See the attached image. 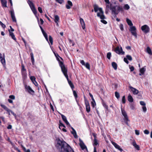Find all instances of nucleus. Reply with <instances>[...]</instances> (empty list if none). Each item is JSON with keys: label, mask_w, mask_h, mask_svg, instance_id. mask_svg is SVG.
Listing matches in <instances>:
<instances>
[{"label": "nucleus", "mask_w": 152, "mask_h": 152, "mask_svg": "<svg viewBox=\"0 0 152 152\" xmlns=\"http://www.w3.org/2000/svg\"><path fill=\"white\" fill-rule=\"evenodd\" d=\"M2 6L3 7H7V1L6 0H0Z\"/></svg>", "instance_id": "5701e85b"}, {"label": "nucleus", "mask_w": 152, "mask_h": 152, "mask_svg": "<svg viewBox=\"0 0 152 152\" xmlns=\"http://www.w3.org/2000/svg\"><path fill=\"white\" fill-rule=\"evenodd\" d=\"M9 98L12 99H14L15 98V96L13 95H11L9 96Z\"/></svg>", "instance_id": "052dcab7"}, {"label": "nucleus", "mask_w": 152, "mask_h": 152, "mask_svg": "<svg viewBox=\"0 0 152 152\" xmlns=\"http://www.w3.org/2000/svg\"><path fill=\"white\" fill-rule=\"evenodd\" d=\"M42 34H43V35L44 36V37H45L46 40L48 42V35H47V33L45 31H44V32H42Z\"/></svg>", "instance_id": "c9c22d12"}, {"label": "nucleus", "mask_w": 152, "mask_h": 152, "mask_svg": "<svg viewBox=\"0 0 152 152\" xmlns=\"http://www.w3.org/2000/svg\"><path fill=\"white\" fill-rule=\"evenodd\" d=\"M22 69H21V72L22 73L24 72H26V69L25 68L23 64H22Z\"/></svg>", "instance_id": "49530a36"}, {"label": "nucleus", "mask_w": 152, "mask_h": 152, "mask_svg": "<svg viewBox=\"0 0 152 152\" xmlns=\"http://www.w3.org/2000/svg\"><path fill=\"white\" fill-rule=\"evenodd\" d=\"M71 129H72V131L71 132V133L73 134L75 138H77V134L76 132L75 129L72 127H71Z\"/></svg>", "instance_id": "412c9836"}, {"label": "nucleus", "mask_w": 152, "mask_h": 152, "mask_svg": "<svg viewBox=\"0 0 152 152\" xmlns=\"http://www.w3.org/2000/svg\"><path fill=\"white\" fill-rule=\"evenodd\" d=\"M123 8L125 10H128L130 8V7L128 4H125L123 7Z\"/></svg>", "instance_id": "e433bc0d"}, {"label": "nucleus", "mask_w": 152, "mask_h": 152, "mask_svg": "<svg viewBox=\"0 0 152 152\" xmlns=\"http://www.w3.org/2000/svg\"><path fill=\"white\" fill-rule=\"evenodd\" d=\"M56 1L61 4H62L64 2V0H55Z\"/></svg>", "instance_id": "09e8293b"}, {"label": "nucleus", "mask_w": 152, "mask_h": 152, "mask_svg": "<svg viewBox=\"0 0 152 152\" xmlns=\"http://www.w3.org/2000/svg\"><path fill=\"white\" fill-rule=\"evenodd\" d=\"M80 63L83 65H85V64L84 61L83 60H80Z\"/></svg>", "instance_id": "774afa93"}, {"label": "nucleus", "mask_w": 152, "mask_h": 152, "mask_svg": "<svg viewBox=\"0 0 152 152\" xmlns=\"http://www.w3.org/2000/svg\"><path fill=\"white\" fill-rule=\"evenodd\" d=\"M129 88L134 94L136 95L138 94L139 91L135 88H133L132 86H129Z\"/></svg>", "instance_id": "2eb2a0df"}, {"label": "nucleus", "mask_w": 152, "mask_h": 152, "mask_svg": "<svg viewBox=\"0 0 152 152\" xmlns=\"http://www.w3.org/2000/svg\"><path fill=\"white\" fill-rule=\"evenodd\" d=\"M55 146L57 149L59 151L63 146H65L66 143L63 140H61L59 138L56 139Z\"/></svg>", "instance_id": "f03ea898"}, {"label": "nucleus", "mask_w": 152, "mask_h": 152, "mask_svg": "<svg viewBox=\"0 0 152 152\" xmlns=\"http://www.w3.org/2000/svg\"><path fill=\"white\" fill-rule=\"evenodd\" d=\"M127 59H128L126 58H124V60L126 63L128 64L129 63V62L128 61Z\"/></svg>", "instance_id": "4d7b16f0"}, {"label": "nucleus", "mask_w": 152, "mask_h": 152, "mask_svg": "<svg viewBox=\"0 0 152 152\" xmlns=\"http://www.w3.org/2000/svg\"><path fill=\"white\" fill-rule=\"evenodd\" d=\"M126 21L129 26H132L133 25V24L131 21L128 18H127L126 19Z\"/></svg>", "instance_id": "2f4dec72"}, {"label": "nucleus", "mask_w": 152, "mask_h": 152, "mask_svg": "<svg viewBox=\"0 0 152 152\" xmlns=\"http://www.w3.org/2000/svg\"><path fill=\"white\" fill-rule=\"evenodd\" d=\"M8 112L11 113L15 117V118H16V115L12 111V110H10V111H9V112Z\"/></svg>", "instance_id": "8fccbe9b"}, {"label": "nucleus", "mask_w": 152, "mask_h": 152, "mask_svg": "<svg viewBox=\"0 0 152 152\" xmlns=\"http://www.w3.org/2000/svg\"><path fill=\"white\" fill-rule=\"evenodd\" d=\"M25 88L26 91L30 94H32L31 93H34V91L31 89L29 86L26 85L25 86Z\"/></svg>", "instance_id": "dca6fc26"}, {"label": "nucleus", "mask_w": 152, "mask_h": 152, "mask_svg": "<svg viewBox=\"0 0 152 152\" xmlns=\"http://www.w3.org/2000/svg\"><path fill=\"white\" fill-rule=\"evenodd\" d=\"M79 141H80L79 145L82 149L83 150H86L87 151V147L82 140L80 139H79Z\"/></svg>", "instance_id": "9d476101"}, {"label": "nucleus", "mask_w": 152, "mask_h": 152, "mask_svg": "<svg viewBox=\"0 0 152 152\" xmlns=\"http://www.w3.org/2000/svg\"><path fill=\"white\" fill-rule=\"evenodd\" d=\"M1 106L5 110L7 111L8 112L9 111H10V109L8 108L6 106L3 104H1Z\"/></svg>", "instance_id": "f704fd0d"}, {"label": "nucleus", "mask_w": 152, "mask_h": 152, "mask_svg": "<svg viewBox=\"0 0 152 152\" xmlns=\"http://www.w3.org/2000/svg\"><path fill=\"white\" fill-rule=\"evenodd\" d=\"M89 95L91 97V99L93 101H94V103H95V101L94 100V99L93 98V96L92 94H91V93H89Z\"/></svg>", "instance_id": "e2e57ef3"}, {"label": "nucleus", "mask_w": 152, "mask_h": 152, "mask_svg": "<svg viewBox=\"0 0 152 152\" xmlns=\"http://www.w3.org/2000/svg\"><path fill=\"white\" fill-rule=\"evenodd\" d=\"M103 105L104 107L106 109L108 110V106L105 103H103Z\"/></svg>", "instance_id": "6e6d98bb"}, {"label": "nucleus", "mask_w": 152, "mask_h": 152, "mask_svg": "<svg viewBox=\"0 0 152 152\" xmlns=\"http://www.w3.org/2000/svg\"><path fill=\"white\" fill-rule=\"evenodd\" d=\"M27 3L29 4L31 9V10L33 13L37 18L38 22H39V18L38 17L37 15V10L35 8L34 5L33 3L29 0H28L27 1Z\"/></svg>", "instance_id": "423d86ee"}, {"label": "nucleus", "mask_w": 152, "mask_h": 152, "mask_svg": "<svg viewBox=\"0 0 152 152\" xmlns=\"http://www.w3.org/2000/svg\"><path fill=\"white\" fill-rule=\"evenodd\" d=\"M111 143L116 148L118 149L121 152H122L123 151V149L121 148L120 146L117 144L116 143L113 141H112Z\"/></svg>", "instance_id": "4468645a"}, {"label": "nucleus", "mask_w": 152, "mask_h": 152, "mask_svg": "<svg viewBox=\"0 0 152 152\" xmlns=\"http://www.w3.org/2000/svg\"><path fill=\"white\" fill-rule=\"evenodd\" d=\"M49 41L51 45L53 44V39L50 35H49Z\"/></svg>", "instance_id": "58836bf2"}, {"label": "nucleus", "mask_w": 152, "mask_h": 152, "mask_svg": "<svg viewBox=\"0 0 152 152\" xmlns=\"http://www.w3.org/2000/svg\"><path fill=\"white\" fill-rule=\"evenodd\" d=\"M67 3L68 4H66V7L67 9H69L72 6V3L70 1H67Z\"/></svg>", "instance_id": "aec40b11"}, {"label": "nucleus", "mask_w": 152, "mask_h": 152, "mask_svg": "<svg viewBox=\"0 0 152 152\" xmlns=\"http://www.w3.org/2000/svg\"><path fill=\"white\" fill-rule=\"evenodd\" d=\"M73 94L75 97V99L76 100L77 102L78 103V101L77 100V95L76 91L74 90L73 89L72 90Z\"/></svg>", "instance_id": "bb28decb"}, {"label": "nucleus", "mask_w": 152, "mask_h": 152, "mask_svg": "<svg viewBox=\"0 0 152 152\" xmlns=\"http://www.w3.org/2000/svg\"><path fill=\"white\" fill-rule=\"evenodd\" d=\"M145 71V69L143 67L140 69V73L139 74L140 75H143Z\"/></svg>", "instance_id": "a878e982"}, {"label": "nucleus", "mask_w": 152, "mask_h": 152, "mask_svg": "<svg viewBox=\"0 0 152 152\" xmlns=\"http://www.w3.org/2000/svg\"><path fill=\"white\" fill-rule=\"evenodd\" d=\"M30 79L31 81L33 82L35 80V78L34 76H31L30 77Z\"/></svg>", "instance_id": "de8ad7c7"}, {"label": "nucleus", "mask_w": 152, "mask_h": 152, "mask_svg": "<svg viewBox=\"0 0 152 152\" xmlns=\"http://www.w3.org/2000/svg\"><path fill=\"white\" fill-rule=\"evenodd\" d=\"M54 55L56 56V58L57 60L59 61V63L60 62H61V61H60V59H59V58H60L61 59H62L61 58L59 55L57 53H54Z\"/></svg>", "instance_id": "72a5a7b5"}, {"label": "nucleus", "mask_w": 152, "mask_h": 152, "mask_svg": "<svg viewBox=\"0 0 152 152\" xmlns=\"http://www.w3.org/2000/svg\"><path fill=\"white\" fill-rule=\"evenodd\" d=\"M59 66L61 68L62 72L66 78L69 84L72 83V81L69 80L68 78V76L67 74V68L66 67L65 65L62 62H60L59 63Z\"/></svg>", "instance_id": "7ed1b4c3"}, {"label": "nucleus", "mask_w": 152, "mask_h": 152, "mask_svg": "<svg viewBox=\"0 0 152 152\" xmlns=\"http://www.w3.org/2000/svg\"><path fill=\"white\" fill-rule=\"evenodd\" d=\"M86 67L88 69H90V66L89 64L88 63H86L85 65Z\"/></svg>", "instance_id": "a19ab883"}, {"label": "nucleus", "mask_w": 152, "mask_h": 152, "mask_svg": "<svg viewBox=\"0 0 152 152\" xmlns=\"http://www.w3.org/2000/svg\"><path fill=\"white\" fill-rule=\"evenodd\" d=\"M80 23L82 25V27L83 29H84L85 28V24L84 22V21L83 20L82 18H80Z\"/></svg>", "instance_id": "393cba45"}, {"label": "nucleus", "mask_w": 152, "mask_h": 152, "mask_svg": "<svg viewBox=\"0 0 152 152\" xmlns=\"http://www.w3.org/2000/svg\"><path fill=\"white\" fill-rule=\"evenodd\" d=\"M115 51L116 53L119 55H124V52L123 51V49L121 47H119V46L117 47L115 50Z\"/></svg>", "instance_id": "6e6552de"}, {"label": "nucleus", "mask_w": 152, "mask_h": 152, "mask_svg": "<svg viewBox=\"0 0 152 152\" xmlns=\"http://www.w3.org/2000/svg\"><path fill=\"white\" fill-rule=\"evenodd\" d=\"M144 132L145 134H148L149 133V131L148 130L146 129L145 130Z\"/></svg>", "instance_id": "338daca9"}, {"label": "nucleus", "mask_w": 152, "mask_h": 152, "mask_svg": "<svg viewBox=\"0 0 152 152\" xmlns=\"http://www.w3.org/2000/svg\"><path fill=\"white\" fill-rule=\"evenodd\" d=\"M99 144L98 142V140L97 139H94V140L93 141V145L94 147H96L97 145Z\"/></svg>", "instance_id": "7c9ffc66"}, {"label": "nucleus", "mask_w": 152, "mask_h": 152, "mask_svg": "<svg viewBox=\"0 0 152 152\" xmlns=\"http://www.w3.org/2000/svg\"><path fill=\"white\" fill-rule=\"evenodd\" d=\"M142 109L143 111L145 113L147 111V108L145 106H143L142 107Z\"/></svg>", "instance_id": "3c124183"}, {"label": "nucleus", "mask_w": 152, "mask_h": 152, "mask_svg": "<svg viewBox=\"0 0 152 152\" xmlns=\"http://www.w3.org/2000/svg\"><path fill=\"white\" fill-rule=\"evenodd\" d=\"M122 101L123 104H125L126 103V99L125 96H123L122 99Z\"/></svg>", "instance_id": "a18cd8bd"}, {"label": "nucleus", "mask_w": 152, "mask_h": 152, "mask_svg": "<svg viewBox=\"0 0 152 152\" xmlns=\"http://www.w3.org/2000/svg\"><path fill=\"white\" fill-rule=\"evenodd\" d=\"M54 21L55 23H56V25L57 26H58V22L59 20V16L57 15H55L54 16Z\"/></svg>", "instance_id": "6ab92c4d"}, {"label": "nucleus", "mask_w": 152, "mask_h": 152, "mask_svg": "<svg viewBox=\"0 0 152 152\" xmlns=\"http://www.w3.org/2000/svg\"><path fill=\"white\" fill-rule=\"evenodd\" d=\"M38 24L39 25V26L41 29V31L42 32H44V30H43V28H42V27L40 26V23H39V22H38Z\"/></svg>", "instance_id": "bf43d9fd"}, {"label": "nucleus", "mask_w": 152, "mask_h": 152, "mask_svg": "<svg viewBox=\"0 0 152 152\" xmlns=\"http://www.w3.org/2000/svg\"><path fill=\"white\" fill-rule=\"evenodd\" d=\"M141 29L142 31L145 34L149 32L150 31V28L149 26L146 25L142 26Z\"/></svg>", "instance_id": "1a4fd4ad"}, {"label": "nucleus", "mask_w": 152, "mask_h": 152, "mask_svg": "<svg viewBox=\"0 0 152 152\" xmlns=\"http://www.w3.org/2000/svg\"><path fill=\"white\" fill-rule=\"evenodd\" d=\"M120 28V29L121 31H123L124 30V27L123 25L122 24H121L120 26H119Z\"/></svg>", "instance_id": "13d9d810"}, {"label": "nucleus", "mask_w": 152, "mask_h": 152, "mask_svg": "<svg viewBox=\"0 0 152 152\" xmlns=\"http://www.w3.org/2000/svg\"><path fill=\"white\" fill-rule=\"evenodd\" d=\"M0 25L2 27L4 28L6 27V26L3 24L1 21H0Z\"/></svg>", "instance_id": "864d4df0"}, {"label": "nucleus", "mask_w": 152, "mask_h": 152, "mask_svg": "<svg viewBox=\"0 0 152 152\" xmlns=\"http://www.w3.org/2000/svg\"><path fill=\"white\" fill-rule=\"evenodd\" d=\"M63 127L64 128L65 127V125L62 123H60L59 126V128L60 129H61L62 127Z\"/></svg>", "instance_id": "ea45409f"}, {"label": "nucleus", "mask_w": 152, "mask_h": 152, "mask_svg": "<svg viewBox=\"0 0 152 152\" xmlns=\"http://www.w3.org/2000/svg\"><path fill=\"white\" fill-rule=\"evenodd\" d=\"M135 133L137 135H139L140 134V131L137 130H135Z\"/></svg>", "instance_id": "0e129e2a"}, {"label": "nucleus", "mask_w": 152, "mask_h": 152, "mask_svg": "<svg viewBox=\"0 0 152 152\" xmlns=\"http://www.w3.org/2000/svg\"><path fill=\"white\" fill-rule=\"evenodd\" d=\"M38 10L40 13H42V10L41 7H39L38 8Z\"/></svg>", "instance_id": "5fc2aeb1"}, {"label": "nucleus", "mask_w": 152, "mask_h": 152, "mask_svg": "<svg viewBox=\"0 0 152 152\" xmlns=\"http://www.w3.org/2000/svg\"><path fill=\"white\" fill-rule=\"evenodd\" d=\"M140 104L141 105L143 106H145L146 105L145 103L144 102L142 101H140Z\"/></svg>", "instance_id": "603ef678"}, {"label": "nucleus", "mask_w": 152, "mask_h": 152, "mask_svg": "<svg viewBox=\"0 0 152 152\" xmlns=\"http://www.w3.org/2000/svg\"><path fill=\"white\" fill-rule=\"evenodd\" d=\"M85 103L86 105V110L88 113H89L90 111V105L88 101L85 99Z\"/></svg>", "instance_id": "ddd939ff"}, {"label": "nucleus", "mask_w": 152, "mask_h": 152, "mask_svg": "<svg viewBox=\"0 0 152 152\" xmlns=\"http://www.w3.org/2000/svg\"><path fill=\"white\" fill-rule=\"evenodd\" d=\"M69 85L70 86L71 88L72 89V90L74 88V86L73 84L72 83L70 84H69Z\"/></svg>", "instance_id": "69168bd1"}, {"label": "nucleus", "mask_w": 152, "mask_h": 152, "mask_svg": "<svg viewBox=\"0 0 152 152\" xmlns=\"http://www.w3.org/2000/svg\"><path fill=\"white\" fill-rule=\"evenodd\" d=\"M59 152H74L73 150L72 149L70 145L67 143H66L65 146H63L61 150L59 151Z\"/></svg>", "instance_id": "39448f33"}, {"label": "nucleus", "mask_w": 152, "mask_h": 152, "mask_svg": "<svg viewBox=\"0 0 152 152\" xmlns=\"http://www.w3.org/2000/svg\"><path fill=\"white\" fill-rule=\"evenodd\" d=\"M61 115L62 120L65 122L66 124L67 125H68L69 126L71 127V126L69 124V123L67 121L66 117L62 114H61Z\"/></svg>", "instance_id": "f3484780"}, {"label": "nucleus", "mask_w": 152, "mask_h": 152, "mask_svg": "<svg viewBox=\"0 0 152 152\" xmlns=\"http://www.w3.org/2000/svg\"><path fill=\"white\" fill-rule=\"evenodd\" d=\"M121 111L122 114L124 117L123 119L124 122L127 126H129L128 122L129 121V120L128 118V117L125 111L122 108H121Z\"/></svg>", "instance_id": "0eeeda50"}, {"label": "nucleus", "mask_w": 152, "mask_h": 152, "mask_svg": "<svg viewBox=\"0 0 152 152\" xmlns=\"http://www.w3.org/2000/svg\"><path fill=\"white\" fill-rule=\"evenodd\" d=\"M94 8L95 12H96L98 10L99 11V12L97 13V16L98 17H99L101 19L105 18V16L103 14V12L102 8H99L98 6L96 5H94Z\"/></svg>", "instance_id": "20e7f679"}, {"label": "nucleus", "mask_w": 152, "mask_h": 152, "mask_svg": "<svg viewBox=\"0 0 152 152\" xmlns=\"http://www.w3.org/2000/svg\"><path fill=\"white\" fill-rule=\"evenodd\" d=\"M136 28L134 26H132L130 27V31L132 35L134 36L136 38L137 37V33L136 32Z\"/></svg>", "instance_id": "9b49d317"}, {"label": "nucleus", "mask_w": 152, "mask_h": 152, "mask_svg": "<svg viewBox=\"0 0 152 152\" xmlns=\"http://www.w3.org/2000/svg\"><path fill=\"white\" fill-rule=\"evenodd\" d=\"M126 58L130 61H132V59L131 56L130 55H127L126 56Z\"/></svg>", "instance_id": "79ce46f5"}, {"label": "nucleus", "mask_w": 152, "mask_h": 152, "mask_svg": "<svg viewBox=\"0 0 152 152\" xmlns=\"http://www.w3.org/2000/svg\"><path fill=\"white\" fill-rule=\"evenodd\" d=\"M112 65L114 69H117V65L115 62H112Z\"/></svg>", "instance_id": "c85d7f7f"}, {"label": "nucleus", "mask_w": 152, "mask_h": 152, "mask_svg": "<svg viewBox=\"0 0 152 152\" xmlns=\"http://www.w3.org/2000/svg\"><path fill=\"white\" fill-rule=\"evenodd\" d=\"M110 9L111 10L112 13H116L118 14L120 12H124V9L121 6H115L113 7L112 4H110Z\"/></svg>", "instance_id": "f257e3e1"}, {"label": "nucleus", "mask_w": 152, "mask_h": 152, "mask_svg": "<svg viewBox=\"0 0 152 152\" xmlns=\"http://www.w3.org/2000/svg\"><path fill=\"white\" fill-rule=\"evenodd\" d=\"M146 52L150 55H152L151 50L150 48L149 47H148L147 48Z\"/></svg>", "instance_id": "c756f323"}, {"label": "nucleus", "mask_w": 152, "mask_h": 152, "mask_svg": "<svg viewBox=\"0 0 152 152\" xmlns=\"http://www.w3.org/2000/svg\"><path fill=\"white\" fill-rule=\"evenodd\" d=\"M115 96L116 98L118 99L120 97L119 93L117 91L115 92Z\"/></svg>", "instance_id": "37998d69"}, {"label": "nucleus", "mask_w": 152, "mask_h": 152, "mask_svg": "<svg viewBox=\"0 0 152 152\" xmlns=\"http://www.w3.org/2000/svg\"><path fill=\"white\" fill-rule=\"evenodd\" d=\"M22 148L24 152H30V151L29 149L26 150V148L23 145H21Z\"/></svg>", "instance_id": "4c0bfd02"}, {"label": "nucleus", "mask_w": 152, "mask_h": 152, "mask_svg": "<svg viewBox=\"0 0 152 152\" xmlns=\"http://www.w3.org/2000/svg\"><path fill=\"white\" fill-rule=\"evenodd\" d=\"M101 22L104 24H106L107 23V22L104 20V19H102L101 20Z\"/></svg>", "instance_id": "680f3d73"}, {"label": "nucleus", "mask_w": 152, "mask_h": 152, "mask_svg": "<svg viewBox=\"0 0 152 152\" xmlns=\"http://www.w3.org/2000/svg\"><path fill=\"white\" fill-rule=\"evenodd\" d=\"M9 31L10 33V35L11 37L15 41L16 40V39L15 37V36L14 34V33L10 31V30H9Z\"/></svg>", "instance_id": "b1692460"}, {"label": "nucleus", "mask_w": 152, "mask_h": 152, "mask_svg": "<svg viewBox=\"0 0 152 152\" xmlns=\"http://www.w3.org/2000/svg\"><path fill=\"white\" fill-rule=\"evenodd\" d=\"M30 56H31V62H32L33 64L34 63V57L33 54V53H32L31 52V53H30Z\"/></svg>", "instance_id": "473e14b6"}, {"label": "nucleus", "mask_w": 152, "mask_h": 152, "mask_svg": "<svg viewBox=\"0 0 152 152\" xmlns=\"http://www.w3.org/2000/svg\"><path fill=\"white\" fill-rule=\"evenodd\" d=\"M111 53L110 52H108L107 54V58L109 59H110L111 56Z\"/></svg>", "instance_id": "c03bdc74"}, {"label": "nucleus", "mask_w": 152, "mask_h": 152, "mask_svg": "<svg viewBox=\"0 0 152 152\" xmlns=\"http://www.w3.org/2000/svg\"><path fill=\"white\" fill-rule=\"evenodd\" d=\"M128 100L131 102H133V99L130 94H129L128 96Z\"/></svg>", "instance_id": "cd10ccee"}, {"label": "nucleus", "mask_w": 152, "mask_h": 152, "mask_svg": "<svg viewBox=\"0 0 152 152\" xmlns=\"http://www.w3.org/2000/svg\"><path fill=\"white\" fill-rule=\"evenodd\" d=\"M10 12L11 14V17L12 18L13 21L14 22H16V20L15 17V16L14 10H11L10 11Z\"/></svg>", "instance_id": "a211bd4d"}, {"label": "nucleus", "mask_w": 152, "mask_h": 152, "mask_svg": "<svg viewBox=\"0 0 152 152\" xmlns=\"http://www.w3.org/2000/svg\"><path fill=\"white\" fill-rule=\"evenodd\" d=\"M132 145L136 149L138 150H140V148L139 146L136 143L135 141H134L132 142Z\"/></svg>", "instance_id": "4be33fe9"}, {"label": "nucleus", "mask_w": 152, "mask_h": 152, "mask_svg": "<svg viewBox=\"0 0 152 152\" xmlns=\"http://www.w3.org/2000/svg\"><path fill=\"white\" fill-rule=\"evenodd\" d=\"M0 59L1 63L4 66L6 65V62L4 53L3 54V56H2V54L0 53Z\"/></svg>", "instance_id": "f8f14e48"}]
</instances>
